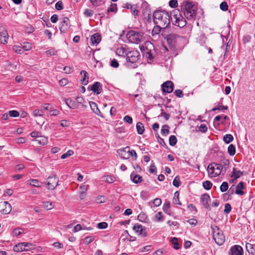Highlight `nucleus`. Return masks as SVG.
Wrapping results in <instances>:
<instances>
[{"label": "nucleus", "instance_id": "obj_1", "mask_svg": "<svg viewBox=\"0 0 255 255\" xmlns=\"http://www.w3.org/2000/svg\"><path fill=\"white\" fill-rule=\"evenodd\" d=\"M153 22L165 29L168 26L171 22V14L163 10H157L153 13Z\"/></svg>", "mask_w": 255, "mask_h": 255}, {"label": "nucleus", "instance_id": "obj_2", "mask_svg": "<svg viewBox=\"0 0 255 255\" xmlns=\"http://www.w3.org/2000/svg\"><path fill=\"white\" fill-rule=\"evenodd\" d=\"M181 10L186 18L189 20L195 19L197 7L192 2L189 0L183 1L181 5Z\"/></svg>", "mask_w": 255, "mask_h": 255}, {"label": "nucleus", "instance_id": "obj_3", "mask_svg": "<svg viewBox=\"0 0 255 255\" xmlns=\"http://www.w3.org/2000/svg\"><path fill=\"white\" fill-rule=\"evenodd\" d=\"M139 48L148 61H152L156 56L154 46L149 41H145L143 45L139 46Z\"/></svg>", "mask_w": 255, "mask_h": 255}, {"label": "nucleus", "instance_id": "obj_4", "mask_svg": "<svg viewBox=\"0 0 255 255\" xmlns=\"http://www.w3.org/2000/svg\"><path fill=\"white\" fill-rule=\"evenodd\" d=\"M171 21L173 24L179 27H183L186 24V21L178 9H174L171 12Z\"/></svg>", "mask_w": 255, "mask_h": 255}, {"label": "nucleus", "instance_id": "obj_5", "mask_svg": "<svg viewBox=\"0 0 255 255\" xmlns=\"http://www.w3.org/2000/svg\"><path fill=\"white\" fill-rule=\"evenodd\" d=\"M126 36L130 43L138 44L142 42H144L145 37L142 32H138L134 30H130L128 32Z\"/></svg>", "mask_w": 255, "mask_h": 255}, {"label": "nucleus", "instance_id": "obj_6", "mask_svg": "<svg viewBox=\"0 0 255 255\" xmlns=\"http://www.w3.org/2000/svg\"><path fill=\"white\" fill-rule=\"evenodd\" d=\"M213 238L217 244L222 245L225 241V237L222 231L217 226H211Z\"/></svg>", "mask_w": 255, "mask_h": 255}, {"label": "nucleus", "instance_id": "obj_7", "mask_svg": "<svg viewBox=\"0 0 255 255\" xmlns=\"http://www.w3.org/2000/svg\"><path fill=\"white\" fill-rule=\"evenodd\" d=\"M223 169L221 164L212 163L207 167L208 175L210 177H215L219 176Z\"/></svg>", "mask_w": 255, "mask_h": 255}, {"label": "nucleus", "instance_id": "obj_8", "mask_svg": "<svg viewBox=\"0 0 255 255\" xmlns=\"http://www.w3.org/2000/svg\"><path fill=\"white\" fill-rule=\"evenodd\" d=\"M127 60L128 62L133 63L136 62L140 57V53L136 50H133L126 53Z\"/></svg>", "mask_w": 255, "mask_h": 255}, {"label": "nucleus", "instance_id": "obj_9", "mask_svg": "<svg viewBox=\"0 0 255 255\" xmlns=\"http://www.w3.org/2000/svg\"><path fill=\"white\" fill-rule=\"evenodd\" d=\"M180 37L176 34H169L166 37L168 44L172 48L175 47L176 43Z\"/></svg>", "mask_w": 255, "mask_h": 255}, {"label": "nucleus", "instance_id": "obj_10", "mask_svg": "<svg viewBox=\"0 0 255 255\" xmlns=\"http://www.w3.org/2000/svg\"><path fill=\"white\" fill-rule=\"evenodd\" d=\"M58 180L57 177L55 176H49L47 178L46 184L48 186V189L53 190L58 185Z\"/></svg>", "mask_w": 255, "mask_h": 255}, {"label": "nucleus", "instance_id": "obj_11", "mask_svg": "<svg viewBox=\"0 0 255 255\" xmlns=\"http://www.w3.org/2000/svg\"><path fill=\"white\" fill-rule=\"evenodd\" d=\"M70 26V20L67 17H64L61 22L59 29L62 33L66 32Z\"/></svg>", "mask_w": 255, "mask_h": 255}, {"label": "nucleus", "instance_id": "obj_12", "mask_svg": "<svg viewBox=\"0 0 255 255\" xmlns=\"http://www.w3.org/2000/svg\"><path fill=\"white\" fill-rule=\"evenodd\" d=\"M27 246H32V244L30 243L25 242L18 243V244L15 245L13 247V250L14 252H20L25 251H28L29 249H26V247Z\"/></svg>", "mask_w": 255, "mask_h": 255}, {"label": "nucleus", "instance_id": "obj_13", "mask_svg": "<svg viewBox=\"0 0 255 255\" xmlns=\"http://www.w3.org/2000/svg\"><path fill=\"white\" fill-rule=\"evenodd\" d=\"M174 84L171 81H167L162 84L163 93H171L173 90Z\"/></svg>", "mask_w": 255, "mask_h": 255}, {"label": "nucleus", "instance_id": "obj_14", "mask_svg": "<svg viewBox=\"0 0 255 255\" xmlns=\"http://www.w3.org/2000/svg\"><path fill=\"white\" fill-rule=\"evenodd\" d=\"M88 90L92 91L94 93L97 94H100L102 91V84L99 82H96L92 85H89L88 87Z\"/></svg>", "mask_w": 255, "mask_h": 255}, {"label": "nucleus", "instance_id": "obj_15", "mask_svg": "<svg viewBox=\"0 0 255 255\" xmlns=\"http://www.w3.org/2000/svg\"><path fill=\"white\" fill-rule=\"evenodd\" d=\"M230 251L232 255H244L243 249L239 245L233 246L230 249Z\"/></svg>", "mask_w": 255, "mask_h": 255}, {"label": "nucleus", "instance_id": "obj_16", "mask_svg": "<svg viewBox=\"0 0 255 255\" xmlns=\"http://www.w3.org/2000/svg\"><path fill=\"white\" fill-rule=\"evenodd\" d=\"M8 38V35L7 31L3 28H0V42L5 44L7 43V40Z\"/></svg>", "mask_w": 255, "mask_h": 255}, {"label": "nucleus", "instance_id": "obj_17", "mask_svg": "<svg viewBox=\"0 0 255 255\" xmlns=\"http://www.w3.org/2000/svg\"><path fill=\"white\" fill-rule=\"evenodd\" d=\"M117 152L119 155L122 158L128 159L130 157L128 146H127L126 147L123 149H119Z\"/></svg>", "mask_w": 255, "mask_h": 255}, {"label": "nucleus", "instance_id": "obj_18", "mask_svg": "<svg viewBox=\"0 0 255 255\" xmlns=\"http://www.w3.org/2000/svg\"><path fill=\"white\" fill-rule=\"evenodd\" d=\"M201 200L203 206L207 209L211 210L209 202L210 201V198L208 194H204L202 195Z\"/></svg>", "mask_w": 255, "mask_h": 255}, {"label": "nucleus", "instance_id": "obj_19", "mask_svg": "<svg viewBox=\"0 0 255 255\" xmlns=\"http://www.w3.org/2000/svg\"><path fill=\"white\" fill-rule=\"evenodd\" d=\"M80 74L82 76L81 84L84 85H87L89 82V76L87 72L84 70H82Z\"/></svg>", "mask_w": 255, "mask_h": 255}, {"label": "nucleus", "instance_id": "obj_20", "mask_svg": "<svg viewBox=\"0 0 255 255\" xmlns=\"http://www.w3.org/2000/svg\"><path fill=\"white\" fill-rule=\"evenodd\" d=\"M91 42L92 45L98 44L101 40V36L98 33L94 34L91 37Z\"/></svg>", "mask_w": 255, "mask_h": 255}, {"label": "nucleus", "instance_id": "obj_21", "mask_svg": "<svg viewBox=\"0 0 255 255\" xmlns=\"http://www.w3.org/2000/svg\"><path fill=\"white\" fill-rule=\"evenodd\" d=\"M244 188V183L243 182H240L238 184L236 187V189L235 191L236 194L240 195H243L244 192L242 191Z\"/></svg>", "mask_w": 255, "mask_h": 255}, {"label": "nucleus", "instance_id": "obj_22", "mask_svg": "<svg viewBox=\"0 0 255 255\" xmlns=\"http://www.w3.org/2000/svg\"><path fill=\"white\" fill-rule=\"evenodd\" d=\"M3 204L4 206V208L2 210V213L4 214H9L11 211V205L7 201L3 202Z\"/></svg>", "mask_w": 255, "mask_h": 255}, {"label": "nucleus", "instance_id": "obj_23", "mask_svg": "<svg viewBox=\"0 0 255 255\" xmlns=\"http://www.w3.org/2000/svg\"><path fill=\"white\" fill-rule=\"evenodd\" d=\"M130 178L134 183L137 184L142 181V176L138 175H135L133 173L130 175Z\"/></svg>", "mask_w": 255, "mask_h": 255}, {"label": "nucleus", "instance_id": "obj_24", "mask_svg": "<svg viewBox=\"0 0 255 255\" xmlns=\"http://www.w3.org/2000/svg\"><path fill=\"white\" fill-rule=\"evenodd\" d=\"M89 105L93 111L97 115H99L101 113L99 109L98 108L97 105L94 102H90Z\"/></svg>", "mask_w": 255, "mask_h": 255}, {"label": "nucleus", "instance_id": "obj_25", "mask_svg": "<svg viewBox=\"0 0 255 255\" xmlns=\"http://www.w3.org/2000/svg\"><path fill=\"white\" fill-rule=\"evenodd\" d=\"M243 174V172L240 170L237 171L235 168H233V174L231 175L232 177H233L235 179L240 177Z\"/></svg>", "mask_w": 255, "mask_h": 255}, {"label": "nucleus", "instance_id": "obj_26", "mask_svg": "<svg viewBox=\"0 0 255 255\" xmlns=\"http://www.w3.org/2000/svg\"><path fill=\"white\" fill-rule=\"evenodd\" d=\"M137 133L142 134L144 131V127L142 123L139 122L137 123L136 125Z\"/></svg>", "mask_w": 255, "mask_h": 255}, {"label": "nucleus", "instance_id": "obj_27", "mask_svg": "<svg viewBox=\"0 0 255 255\" xmlns=\"http://www.w3.org/2000/svg\"><path fill=\"white\" fill-rule=\"evenodd\" d=\"M65 102L66 105L71 109H75L77 107L76 102L70 99H67Z\"/></svg>", "mask_w": 255, "mask_h": 255}, {"label": "nucleus", "instance_id": "obj_28", "mask_svg": "<svg viewBox=\"0 0 255 255\" xmlns=\"http://www.w3.org/2000/svg\"><path fill=\"white\" fill-rule=\"evenodd\" d=\"M161 29H163V27H160L159 25L156 24V26L152 29V35L154 36L158 34L160 32Z\"/></svg>", "mask_w": 255, "mask_h": 255}, {"label": "nucleus", "instance_id": "obj_29", "mask_svg": "<svg viewBox=\"0 0 255 255\" xmlns=\"http://www.w3.org/2000/svg\"><path fill=\"white\" fill-rule=\"evenodd\" d=\"M170 204L169 201L166 202L163 206V211L168 215H170Z\"/></svg>", "mask_w": 255, "mask_h": 255}, {"label": "nucleus", "instance_id": "obj_30", "mask_svg": "<svg viewBox=\"0 0 255 255\" xmlns=\"http://www.w3.org/2000/svg\"><path fill=\"white\" fill-rule=\"evenodd\" d=\"M234 139L233 136L231 134H227L224 136L223 140L226 143H229Z\"/></svg>", "mask_w": 255, "mask_h": 255}, {"label": "nucleus", "instance_id": "obj_31", "mask_svg": "<svg viewBox=\"0 0 255 255\" xmlns=\"http://www.w3.org/2000/svg\"><path fill=\"white\" fill-rule=\"evenodd\" d=\"M133 230L139 235H141L142 232V227L141 225L139 224H135L133 227Z\"/></svg>", "mask_w": 255, "mask_h": 255}, {"label": "nucleus", "instance_id": "obj_32", "mask_svg": "<svg viewBox=\"0 0 255 255\" xmlns=\"http://www.w3.org/2000/svg\"><path fill=\"white\" fill-rule=\"evenodd\" d=\"M36 141H37L40 144L43 145L46 144L48 142L47 138L45 136H39L38 137V138L36 139Z\"/></svg>", "mask_w": 255, "mask_h": 255}, {"label": "nucleus", "instance_id": "obj_33", "mask_svg": "<svg viewBox=\"0 0 255 255\" xmlns=\"http://www.w3.org/2000/svg\"><path fill=\"white\" fill-rule=\"evenodd\" d=\"M246 247L247 251L248 252V253L249 254H251L252 255L254 254L255 250L254 249L253 245L250 244V243H247Z\"/></svg>", "mask_w": 255, "mask_h": 255}, {"label": "nucleus", "instance_id": "obj_34", "mask_svg": "<svg viewBox=\"0 0 255 255\" xmlns=\"http://www.w3.org/2000/svg\"><path fill=\"white\" fill-rule=\"evenodd\" d=\"M228 153L232 156L234 155L236 153V148L234 145L232 144H230L228 148Z\"/></svg>", "mask_w": 255, "mask_h": 255}, {"label": "nucleus", "instance_id": "obj_35", "mask_svg": "<svg viewBox=\"0 0 255 255\" xmlns=\"http://www.w3.org/2000/svg\"><path fill=\"white\" fill-rule=\"evenodd\" d=\"M177 140L175 135H171L169 139V143L171 146H174L177 143Z\"/></svg>", "mask_w": 255, "mask_h": 255}, {"label": "nucleus", "instance_id": "obj_36", "mask_svg": "<svg viewBox=\"0 0 255 255\" xmlns=\"http://www.w3.org/2000/svg\"><path fill=\"white\" fill-rule=\"evenodd\" d=\"M171 243L174 245V248L176 250L179 249L180 248V245L178 243L177 238L174 237L171 239Z\"/></svg>", "mask_w": 255, "mask_h": 255}, {"label": "nucleus", "instance_id": "obj_37", "mask_svg": "<svg viewBox=\"0 0 255 255\" xmlns=\"http://www.w3.org/2000/svg\"><path fill=\"white\" fill-rule=\"evenodd\" d=\"M28 184L30 185L35 186V187H40V185L39 184V182L38 180L36 179H30L28 181Z\"/></svg>", "mask_w": 255, "mask_h": 255}, {"label": "nucleus", "instance_id": "obj_38", "mask_svg": "<svg viewBox=\"0 0 255 255\" xmlns=\"http://www.w3.org/2000/svg\"><path fill=\"white\" fill-rule=\"evenodd\" d=\"M203 186L206 190H209L212 188V183L209 181H206L203 182Z\"/></svg>", "mask_w": 255, "mask_h": 255}, {"label": "nucleus", "instance_id": "obj_39", "mask_svg": "<svg viewBox=\"0 0 255 255\" xmlns=\"http://www.w3.org/2000/svg\"><path fill=\"white\" fill-rule=\"evenodd\" d=\"M181 184V182L180 181V178L179 176H176L173 181V185L176 187H178Z\"/></svg>", "mask_w": 255, "mask_h": 255}, {"label": "nucleus", "instance_id": "obj_40", "mask_svg": "<svg viewBox=\"0 0 255 255\" xmlns=\"http://www.w3.org/2000/svg\"><path fill=\"white\" fill-rule=\"evenodd\" d=\"M13 49L16 53L18 54H22L24 52V50H23V48H22L21 46H14L13 47Z\"/></svg>", "mask_w": 255, "mask_h": 255}, {"label": "nucleus", "instance_id": "obj_41", "mask_svg": "<svg viewBox=\"0 0 255 255\" xmlns=\"http://www.w3.org/2000/svg\"><path fill=\"white\" fill-rule=\"evenodd\" d=\"M220 190L222 192H224L228 190V184L227 182H223L220 186Z\"/></svg>", "mask_w": 255, "mask_h": 255}, {"label": "nucleus", "instance_id": "obj_42", "mask_svg": "<svg viewBox=\"0 0 255 255\" xmlns=\"http://www.w3.org/2000/svg\"><path fill=\"white\" fill-rule=\"evenodd\" d=\"M43 206L44 208H46L47 210H50L52 209L54 207L52 203L50 202H45L43 204Z\"/></svg>", "mask_w": 255, "mask_h": 255}, {"label": "nucleus", "instance_id": "obj_43", "mask_svg": "<svg viewBox=\"0 0 255 255\" xmlns=\"http://www.w3.org/2000/svg\"><path fill=\"white\" fill-rule=\"evenodd\" d=\"M179 193L178 191L175 192V193H174V197L173 198V203L175 204L181 205V203L179 202Z\"/></svg>", "mask_w": 255, "mask_h": 255}, {"label": "nucleus", "instance_id": "obj_44", "mask_svg": "<svg viewBox=\"0 0 255 255\" xmlns=\"http://www.w3.org/2000/svg\"><path fill=\"white\" fill-rule=\"evenodd\" d=\"M74 153V152L72 150H69L66 153H64L61 156V159H65L67 157L73 155Z\"/></svg>", "mask_w": 255, "mask_h": 255}, {"label": "nucleus", "instance_id": "obj_45", "mask_svg": "<svg viewBox=\"0 0 255 255\" xmlns=\"http://www.w3.org/2000/svg\"><path fill=\"white\" fill-rule=\"evenodd\" d=\"M8 113L9 117L13 118L18 117L19 115L18 112L15 110L10 111Z\"/></svg>", "mask_w": 255, "mask_h": 255}, {"label": "nucleus", "instance_id": "obj_46", "mask_svg": "<svg viewBox=\"0 0 255 255\" xmlns=\"http://www.w3.org/2000/svg\"><path fill=\"white\" fill-rule=\"evenodd\" d=\"M22 48H23L24 51L29 50L32 48L31 44L29 42L24 43Z\"/></svg>", "mask_w": 255, "mask_h": 255}, {"label": "nucleus", "instance_id": "obj_47", "mask_svg": "<svg viewBox=\"0 0 255 255\" xmlns=\"http://www.w3.org/2000/svg\"><path fill=\"white\" fill-rule=\"evenodd\" d=\"M169 127L167 125H164L161 129V133L163 135H167L169 133Z\"/></svg>", "mask_w": 255, "mask_h": 255}, {"label": "nucleus", "instance_id": "obj_48", "mask_svg": "<svg viewBox=\"0 0 255 255\" xmlns=\"http://www.w3.org/2000/svg\"><path fill=\"white\" fill-rule=\"evenodd\" d=\"M94 239H95V238L93 236L86 237L84 239V243L85 244H89L91 243V242H92L94 240Z\"/></svg>", "mask_w": 255, "mask_h": 255}, {"label": "nucleus", "instance_id": "obj_49", "mask_svg": "<svg viewBox=\"0 0 255 255\" xmlns=\"http://www.w3.org/2000/svg\"><path fill=\"white\" fill-rule=\"evenodd\" d=\"M33 116L34 117L42 116L43 115L42 110L36 109L33 112Z\"/></svg>", "mask_w": 255, "mask_h": 255}, {"label": "nucleus", "instance_id": "obj_50", "mask_svg": "<svg viewBox=\"0 0 255 255\" xmlns=\"http://www.w3.org/2000/svg\"><path fill=\"white\" fill-rule=\"evenodd\" d=\"M220 7L223 11H226L228 9V5L226 1H223L220 4Z\"/></svg>", "mask_w": 255, "mask_h": 255}, {"label": "nucleus", "instance_id": "obj_51", "mask_svg": "<svg viewBox=\"0 0 255 255\" xmlns=\"http://www.w3.org/2000/svg\"><path fill=\"white\" fill-rule=\"evenodd\" d=\"M117 10V4L115 3H112L110 5V7L108 9V12H116Z\"/></svg>", "mask_w": 255, "mask_h": 255}, {"label": "nucleus", "instance_id": "obj_52", "mask_svg": "<svg viewBox=\"0 0 255 255\" xmlns=\"http://www.w3.org/2000/svg\"><path fill=\"white\" fill-rule=\"evenodd\" d=\"M130 9L133 15H137L138 10H137L136 5H133L131 7H130Z\"/></svg>", "mask_w": 255, "mask_h": 255}, {"label": "nucleus", "instance_id": "obj_53", "mask_svg": "<svg viewBox=\"0 0 255 255\" xmlns=\"http://www.w3.org/2000/svg\"><path fill=\"white\" fill-rule=\"evenodd\" d=\"M55 8L56 9L60 10L63 8V2L61 0H59L55 4Z\"/></svg>", "mask_w": 255, "mask_h": 255}, {"label": "nucleus", "instance_id": "obj_54", "mask_svg": "<svg viewBox=\"0 0 255 255\" xmlns=\"http://www.w3.org/2000/svg\"><path fill=\"white\" fill-rule=\"evenodd\" d=\"M42 107L45 110L49 111V113L53 108V107L50 104L48 103L44 104L43 105H42Z\"/></svg>", "mask_w": 255, "mask_h": 255}, {"label": "nucleus", "instance_id": "obj_55", "mask_svg": "<svg viewBox=\"0 0 255 255\" xmlns=\"http://www.w3.org/2000/svg\"><path fill=\"white\" fill-rule=\"evenodd\" d=\"M231 211V206L230 205V204L229 203H226L225 205V209H224V213L225 214H229Z\"/></svg>", "mask_w": 255, "mask_h": 255}, {"label": "nucleus", "instance_id": "obj_56", "mask_svg": "<svg viewBox=\"0 0 255 255\" xmlns=\"http://www.w3.org/2000/svg\"><path fill=\"white\" fill-rule=\"evenodd\" d=\"M22 233H23V230L22 229H20V228L15 229L13 231V235L16 236L21 235Z\"/></svg>", "mask_w": 255, "mask_h": 255}, {"label": "nucleus", "instance_id": "obj_57", "mask_svg": "<svg viewBox=\"0 0 255 255\" xmlns=\"http://www.w3.org/2000/svg\"><path fill=\"white\" fill-rule=\"evenodd\" d=\"M124 121L126 123H127L129 124H131L132 123V119L131 117L129 116H126L124 118Z\"/></svg>", "mask_w": 255, "mask_h": 255}, {"label": "nucleus", "instance_id": "obj_58", "mask_svg": "<svg viewBox=\"0 0 255 255\" xmlns=\"http://www.w3.org/2000/svg\"><path fill=\"white\" fill-rule=\"evenodd\" d=\"M169 5L170 7L175 8L178 6V3L177 0H171L169 2Z\"/></svg>", "mask_w": 255, "mask_h": 255}, {"label": "nucleus", "instance_id": "obj_59", "mask_svg": "<svg viewBox=\"0 0 255 255\" xmlns=\"http://www.w3.org/2000/svg\"><path fill=\"white\" fill-rule=\"evenodd\" d=\"M152 204L156 207L160 206L161 204V200L160 198H157L153 200Z\"/></svg>", "mask_w": 255, "mask_h": 255}, {"label": "nucleus", "instance_id": "obj_60", "mask_svg": "<svg viewBox=\"0 0 255 255\" xmlns=\"http://www.w3.org/2000/svg\"><path fill=\"white\" fill-rule=\"evenodd\" d=\"M228 108L227 106H218L217 107L213 109L212 111H215L216 110H226Z\"/></svg>", "mask_w": 255, "mask_h": 255}, {"label": "nucleus", "instance_id": "obj_61", "mask_svg": "<svg viewBox=\"0 0 255 255\" xmlns=\"http://www.w3.org/2000/svg\"><path fill=\"white\" fill-rule=\"evenodd\" d=\"M108 227V224L106 222H101L98 224V227L101 229H104L107 228Z\"/></svg>", "mask_w": 255, "mask_h": 255}, {"label": "nucleus", "instance_id": "obj_62", "mask_svg": "<svg viewBox=\"0 0 255 255\" xmlns=\"http://www.w3.org/2000/svg\"><path fill=\"white\" fill-rule=\"evenodd\" d=\"M111 66L114 68H118L119 66V63L115 59H113L111 62Z\"/></svg>", "mask_w": 255, "mask_h": 255}, {"label": "nucleus", "instance_id": "obj_63", "mask_svg": "<svg viewBox=\"0 0 255 255\" xmlns=\"http://www.w3.org/2000/svg\"><path fill=\"white\" fill-rule=\"evenodd\" d=\"M45 53L48 55H55L56 54L57 51L54 49H51L46 51Z\"/></svg>", "mask_w": 255, "mask_h": 255}, {"label": "nucleus", "instance_id": "obj_64", "mask_svg": "<svg viewBox=\"0 0 255 255\" xmlns=\"http://www.w3.org/2000/svg\"><path fill=\"white\" fill-rule=\"evenodd\" d=\"M207 129L208 128L206 125L204 124H201L199 128V130L202 132H205L207 130Z\"/></svg>", "mask_w": 255, "mask_h": 255}]
</instances>
